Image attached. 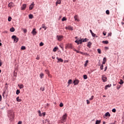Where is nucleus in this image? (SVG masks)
Here are the masks:
<instances>
[{"label":"nucleus","instance_id":"f257e3e1","mask_svg":"<svg viewBox=\"0 0 124 124\" xmlns=\"http://www.w3.org/2000/svg\"><path fill=\"white\" fill-rule=\"evenodd\" d=\"M65 49H74V46H73V45L72 44H67L65 45Z\"/></svg>","mask_w":124,"mask_h":124},{"label":"nucleus","instance_id":"f03ea898","mask_svg":"<svg viewBox=\"0 0 124 124\" xmlns=\"http://www.w3.org/2000/svg\"><path fill=\"white\" fill-rule=\"evenodd\" d=\"M67 118V114L66 113H65L62 117V122H65V120H66V118Z\"/></svg>","mask_w":124,"mask_h":124},{"label":"nucleus","instance_id":"7ed1b4c3","mask_svg":"<svg viewBox=\"0 0 124 124\" xmlns=\"http://www.w3.org/2000/svg\"><path fill=\"white\" fill-rule=\"evenodd\" d=\"M12 38L13 39H14V41H15V42H16V43H17V42L19 41V38H18V37H16V35L12 36Z\"/></svg>","mask_w":124,"mask_h":124},{"label":"nucleus","instance_id":"20e7f679","mask_svg":"<svg viewBox=\"0 0 124 124\" xmlns=\"http://www.w3.org/2000/svg\"><path fill=\"white\" fill-rule=\"evenodd\" d=\"M32 35H36L37 34V31H36V29L34 28L31 32Z\"/></svg>","mask_w":124,"mask_h":124},{"label":"nucleus","instance_id":"39448f33","mask_svg":"<svg viewBox=\"0 0 124 124\" xmlns=\"http://www.w3.org/2000/svg\"><path fill=\"white\" fill-rule=\"evenodd\" d=\"M57 40H59V41H62V38H63V36L62 35H57Z\"/></svg>","mask_w":124,"mask_h":124},{"label":"nucleus","instance_id":"423d86ee","mask_svg":"<svg viewBox=\"0 0 124 124\" xmlns=\"http://www.w3.org/2000/svg\"><path fill=\"white\" fill-rule=\"evenodd\" d=\"M102 79L103 80V82H107V77H106L105 75H104L102 76Z\"/></svg>","mask_w":124,"mask_h":124},{"label":"nucleus","instance_id":"0eeeda50","mask_svg":"<svg viewBox=\"0 0 124 124\" xmlns=\"http://www.w3.org/2000/svg\"><path fill=\"white\" fill-rule=\"evenodd\" d=\"M76 43H77L78 45L79 44H82V40H76L75 41Z\"/></svg>","mask_w":124,"mask_h":124},{"label":"nucleus","instance_id":"6e6552de","mask_svg":"<svg viewBox=\"0 0 124 124\" xmlns=\"http://www.w3.org/2000/svg\"><path fill=\"white\" fill-rule=\"evenodd\" d=\"M56 59L58 61H57V62H63V60H62V59L59 58V57H57Z\"/></svg>","mask_w":124,"mask_h":124},{"label":"nucleus","instance_id":"1a4fd4ad","mask_svg":"<svg viewBox=\"0 0 124 124\" xmlns=\"http://www.w3.org/2000/svg\"><path fill=\"white\" fill-rule=\"evenodd\" d=\"M65 29H68L69 31H73V27L70 26L66 27Z\"/></svg>","mask_w":124,"mask_h":124},{"label":"nucleus","instance_id":"9d476101","mask_svg":"<svg viewBox=\"0 0 124 124\" xmlns=\"http://www.w3.org/2000/svg\"><path fill=\"white\" fill-rule=\"evenodd\" d=\"M74 19H75V21H77V22H79V19H78V15H76L74 16Z\"/></svg>","mask_w":124,"mask_h":124},{"label":"nucleus","instance_id":"9b49d317","mask_svg":"<svg viewBox=\"0 0 124 124\" xmlns=\"http://www.w3.org/2000/svg\"><path fill=\"white\" fill-rule=\"evenodd\" d=\"M74 85H78L79 84V80L76 79L74 81Z\"/></svg>","mask_w":124,"mask_h":124},{"label":"nucleus","instance_id":"f8f14e48","mask_svg":"<svg viewBox=\"0 0 124 124\" xmlns=\"http://www.w3.org/2000/svg\"><path fill=\"white\" fill-rule=\"evenodd\" d=\"M62 3V0H57L56 4V5L58 4H61Z\"/></svg>","mask_w":124,"mask_h":124},{"label":"nucleus","instance_id":"ddd939ff","mask_svg":"<svg viewBox=\"0 0 124 124\" xmlns=\"http://www.w3.org/2000/svg\"><path fill=\"white\" fill-rule=\"evenodd\" d=\"M26 4H23L21 7V10H25L26 9Z\"/></svg>","mask_w":124,"mask_h":124},{"label":"nucleus","instance_id":"4468645a","mask_svg":"<svg viewBox=\"0 0 124 124\" xmlns=\"http://www.w3.org/2000/svg\"><path fill=\"white\" fill-rule=\"evenodd\" d=\"M107 61V60L106 59V57L104 58L103 62H102V64H105V63Z\"/></svg>","mask_w":124,"mask_h":124},{"label":"nucleus","instance_id":"2eb2a0df","mask_svg":"<svg viewBox=\"0 0 124 124\" xmlns=\"http://www.w3.org/2000/svg\"><path fill=\"white\" fill-rule=\"evenodd\" d=\"M111 116V114H110V113L109 112H107L105 115V117H110Z\"/></svg>","mask_w":124,"mask_h":124},{"label":"nucleus","instance_id":"dca6fc26","mask_svg":"<svg viewBox=\"0 0 124 124\" xmlns=\"http://www.w3.org/2000/svg\"><path fill=\"white\" fill-rule=\"evenodd\" d=\"M111 86H112L111 84H108V85H106L105 86V89L107 90V89H108V88H110L111 87Z\"/></svg>","mask_w":124,"mask_h":124},{"label":"nucleus","instance_id":"f3484780","mask_svg":"<svg viewBox=\"0 0 124 124\" xmlns=\"http://www.w3.org/2000/svg\"><path fill=\"white\" fill-rule=\"evenodd\" d=\"M42 28L44 29L45 31H46V30H47V27L45 26V25L44 24H43L42 25Z\"/></svg>","mask_w":124,"mask_h":124},{"label":"nucleus","instance_id":"a211bd4d","mask_svg":"<svg viewBox=\"0 0 124 124\" xmlns=\"http://www.w3.org/2000/svg\"><path fill=\"white\" fill-rule=\"evenodd\" d=\"M8 6H9V7H10V8H11V7H13V3L11 2V3H9Z\"/></svg>","mask_w":124,"mask_h":124},{"label":"nucleus","instance_id":"6ab92c4d","mask_svg":"<svg viewBox=\"0 0 124 124\" xmlns=\"http://www.w3.org/2000/svg\"><path fill=\"white\" fill-rule=\"evenodd\" d=\"M16 101H17V102H21V101H22V100L20 99V97H17L16 98Z\"/></svg>","mask_w":124,"mask_h":124},{"label":"nucleus","instance_id":"aec40b11","mask_svg":"<svg viewBox=\"0 0 124 124\" xmlns=\"http://www.w3.org/2000/svg\"><path fill=\"white\" fill-rule=\"evenodd\" d=\"M40 77L41 79H42V78H43V77H44V74L41 73V74H40Z\"/></svg>","mask_w":124,"mask_h":124},{"label":"nucleus","instance_id":"412c9836","mask_svg":"<svg viewBox=\"0 0 124 124\" xmlns=\"http://www.w3.org/2000/svg\"><path fill=\"white\" fill-rule=\"evenodd\" d=\"M10 31H11L12 32H13L14 31H15V29H14V28L12 27L10 29Z\"/></svg>","mask_w":124,"mask_h":124},{"label":"nucleus","instance_id":"4be33fe9","mask_svg":"<svg viewBox=\"0 0 124 124\" xmlns=\"http://www.w3.org/2000/svg\"><path fill=\"white\" fill-rule=\"evenodd\" d=\"M102 43L104 44H108L109 43V42L108 41H103Z\"/></svg>","mask_w":124,"mask_h":124},{"label":"nucleus","instance_id":"5701e85b","mask_svg":"<svg viewBox=\"0 0 124 124\" xmlns=\"http://www.w3.org/2000/svg\"><path fill=\"white\" fill-rule=\"evenodd\" d=\"M92 45V43L91 42H89L88 44H87V46L89 47V48H91V46Z\"/></svg>","mask_w":124,"mask_h":124},{"label":"nucleus","instance_id":"b1692460","mask_svg":"<svg viewBox=\"0 0 124 124\" xmlns=\"http://www.w3.org/2000/svg\"><path fill=\"white\" fill-rule=\"evenodd\" d=\"M100 123H101V121L96 120V121L95 122V124H100Z\"/></svg>","mask_w":124,"mask_h":124},{"label":"nucleus","instance_id":"393cba45","mask_svg":"<svg viewBox=\"0 0 124 124\" xmlns=\"http://www.w3.org/2000/svg\"><path fill=\"white\" fill-rule=\"evenodd\" d=\"M18 87H19V89H23V88H24V85H23V84L18 85Z\"/></svg>","mask_w":124,"mask_h":124},{"label":"nucleus","instance_id":"a878e982","mask_svg":"<svg viewBox=\"0 0 124 124\" xmlns=\"http://www.w3.org/2000/svg\"><path fill=\"white\" fill-rule=\"evenodd\" d=\"M57 50H58V47H55L53 48V52H57Z\"/></svg>","mask_w":124,"mask_h":124},{"label":"nucleus","instance_id":"bb28decb","mask_svg":"<svg viewBox=\"0 0 124 124\" xmlns=\"http://www.w3.org/2000/svg\"><path fill=\"white\" fill-rule=\"evenodd\" d=\"M87 39V38L81 39V42H86Z\"/></svg>","mask_w":124,"mask_h":124},{"label":"nucleus","instance_id":"cd10ccee","mask_svg":"<svg viewBox=\"0 0 124 124\" xmlns=\"http://www.w3.org/2000/svg\"><path fill=\"white\" fill-rule=\"evenodd\" d=\"M120 85H123L124 84V80L123 79H120V82H119Z\"/></svg>","mask_w":124,"mask_h":124},{"label":"nucleus","instance_id":"c85d7f7f","mask_svg":"<svg viewBox=\"0 0 124 124\" xmlns=\"http://www.w3.org/2000/svg\"><path fill=\"white\" fill-rule=\"evenodd\" d=\"M83 78L85 80H86V79H88V76H87V75H84Z\"/></svg>","mask_w":124,"mask_h":124},{"label":"nucleus","instance_id":"c756f323","mask_svg":"<svg viewBox=\"0 0 124 124\" xmlns=\"http://www.w3.org/2000/svg\"><path fill=\"white\" fill-rule=\"evenodd\" d=\"M73 51H75V52H77V53H78L79 54H80V51L76 50L75 48H73Z\"/></svg>","mask_w":124,"mask_h":124},{"label":"nucleus","instance_id":"7c9ffc66","mask_svg":"<svg viewBox=\"0 0 124 124\" xmlns=\"http://www.w3.org/2000/svg\"><path fill=\"white\" fill-rule=\"evenodd\" d=\"M106 14H107V15H110V12L108 10H107L106 11Z\"/></svg>","mask_w":124,"mask_h":124},{"label":"nucleus","instance_id":"2f4dec72","mask_svg":"<svg viewBox=\"0 0 124 124\" xmlns=\"http://www.w3.org/2000/svg\"><path fill=\"white\" fill-rule=\"evenodd\" d=\"M11 20H12V18L11 16H9L8 18V20L9 21V22H11Z\"/></svg>","mask_w":124,"mask_h":124},{"label":"nucleus","instance_id":"473e14b6","mask_svg":"<svg viewBox=\"0 0 124 124\" xmlns=\"http://www.w3.org/2000/svg\"><path fill=\"white\" fill-rule=\"evenodd\" d=\"M72 83V80L70 79L68 82V84H69V85H70V84H71Z\"/></svg>","mask_w":124,"mask_h":124},{"label":"nucleus","instance_id":"72a5a7b5","mask_svg":"<svg viewBox=\"0 0 124 124\" xmlns=\"http://www.w3.org/2000/svg\"><path fill=\"white\" fill-rule=\"evenodd\" d=\"M62 22H63L64 21H66V18H65V17H63L62 18Z\"/></svg>","mask_w":124,"mask_h":124},{"label":"nucleus","instance_id":"f704fd0d","mask_svg":"<svg viewBox=\"0 0 124 124\" xmlns=\"http://www.w3.org/2000/svg\"><path fill=\"white\" fill-rule=\"evenodd\" d=\"M45 90V87H41L40 88V91H42V92L44 91Z\"/></svg>","mask_w":124,"mask_h":124},{"label":"nucleus","instance_id":"c9c22d12","mask_svg":"<svg viewBox=\"0 0 124 124\" xmlns=\"http://www.w3.org/2000/svg\"><path fill=\"white\" fill-rule=\"evenodd\" d=\"M21 50H26V46H21Z\"/></svg>","mask_w":124,"mask_h":124},{"label":"nucleus","instance_id":"e433bc0d","mask_svg":"<svg viewBox=\"0 0 124 124\" xmlns=\"http://www.w3.org/2000/svg\"><path fill=\"white\" fill-rule=\"evenodd\" d=\"M103 64H102V65H101L100 67V68L101 69V70H103Z\"/></svg>","mask_w":124,"mask_h":124},{"label":"nucleus","instance_id":"4c0bfd02","mask_svg":"<svg viewBox=\"0 0 124 124\" xmlns=\"http://www.w3.org/2000/svg\"><path fill=\"white\" fill-rule=\"evenodd\" d=\"M89 62V61L87 60L85 62V63L84 64V65H85V66H87V65H88V63Z\"/></svg>","mask_w":124,"mask_h":124},{"label":"nucleus","instance_id":"58836bf2","mask_svg":"<svg viewBox=\"0 0 124 124\" xmlns=\"http://www.w3.org/2000/svg\"><path fill=\"white\" fill-rule=\"evenodd\" d=\"M19 93H20V90H17L16 92V94H19Z\"/></svg>","mask_w":124,"mask_h":124},{"label":"nucleus","instance_id":"ea45409f","mask_svg":"<svg viewBox=\"0 0 124 124\" xmlns=\"http://www.w3.org/2000/svg\"><path fill=\"white\" fill-rule=\"evenodd\" d=\"M97 52L99 54H101V50H100V49H98Z\"/></svg>","mask_w":124,"mask_h":124},{"label":"nucleus","instance_id":"a19ab883","mask_svg":"<svg viewBox=\"0 0 124 124\" xmlns=\"http://www.w3.org/2000/svg\"><path fill=\"white\" fill-rule=\"evenodd\" d=\"M45 123H46V124H48L50 123V122L48 120H46Z\"/></svg>","mask_w":124,"mask_h":124},{"label":"nucleus","instance_id":"79ce46f5","mask_svg":"<svg viewBox=\"0 0 124 124\" xmlns=\"http://www.w3.org/2000/svg\"><path fill=\"white\" fill-rule=\"evenodd\" d=\"M120 88H121V85H118L117 86V90H120Z\"/></svg>","mask_w":124,"mask_h":124},{"label":"nucleus","instance_id":"37998d69","mask_svg":"<svg viewBox=\"0 0 124 124\" xmlns=\"http://www.w3.org/2000/svg\"><path fill=\"white\" fill-rule=\"evenodd\" d=\"M39 45L40 46H43V45H44V43H42V42H41L40 44H39Z\"/></svg>","mask_w":124,"mask_h":124},{"label":"nucleus","instance_id":"c03bdc74","mask_svg":"<svg viewBox=\"0 0 124 124\" xmlns=\"http://www.w3.org/2000/svg\"><path fill=\"white\" fill-rule=\"evenodd\" d=\"M112 111L113 113H116V108H113L112 110Z\"/></svg>","mask_w":124,"mask_h":124},{"label":"nucleus","instance_id":"a18cd8bd","mask_svg":"<svg viewBox=\"0 0 124 124\" xmlns=\"http://www.w3.org/2000/svg\"><path fill=\"white\" fill-rule=\"evenodd\" d=\"M63 106V104L62 103H61L60 104V107H62Z\"/></svg>","mask_w":124,"mask_h":124},{"label":"nucleus","instance_id":"49530a36","mask_svg":"<svg viewBox=\"0 0 124 124\" xmlns=\"http://www.w3.org/2000/svg\"><path fill=\"white\" fill-rule=\"evenodd\" d=\"M34 6V3L33 2H32L31 4V9H32V8H33Z\"/></svg>","mask_w":124,"mask_h":124},{"label":"nucleus","instance_id":"de8ad7c7","mask_svg":"<svg viewBox=\"0 0 124 124\" xmlns=\"http://www.w3.org/2000/svg\"><path fill=\"white\" fill-rule=\"evenodd\" d=\"M87 104H90L91 103V102H90V101H89V100H87Z\"/></svg>","mask_w":124,"mask_h":124},{"label":"nucleus","instance_id":"09e8293b","mask_svg":"<svg viewBox=\"0 0 124 124\" xmlns=\"http://www.w3.org/2000/svg\"><path fill=\"white\" fill-rule=\"evenodd\" d=\"M45 71L46 72V74H48V75H49V71L46 70Z\"/></svg>","mask_w":124,"mask_h":124},{"label":"nucleus","instance_id":"8fccbe9b","mask_svg":"<svg viewBox=\"0 0 124 124\" xmlns=\"http://www.w3.org/2000/svg\"><path fill=\"white\" fill-rule=\"evenodd\" d=\"M93 96H92L91 98L89 99V100H93Z\"/></svg>","mask_w":124,"mask_h":124},{"label":"nucleus","instance_id":"3c124183","mask_svg":"<svg viewBox=\"0 0 124 124\" xmlns=\"http://www.w3.org/2000/svg\"><path fill=\"white\" fill-rule=\"evenodd\" d=\"M92 36H93V37H95L96 35H95V34L93 33L92 34Z\"/></svg>","mask_w":124,"mask_h":124},{"label":"nucleus","instance_id":"603ef678","mask_svg":"<svg viewBox=\"0 0 124 124\" xmlns=\"http://www.w3.org/2000/svg\"><path fill=\"white\" fill-rule=\"evenodd\" d=\"M83 55H84L85 56H90V54L86 53H84Z\"/></svg>","mask_w":124,"mask_h":124},{"label":"nucleus","instance_id":"864d4df0","mask_svg":"<svg viewBox=\"0 0 124 124\" xmlns=\"http://www.w3.org/2000/svg\"><path fill=\"white\" fill-rule=\"evenodd\" d=\"M46 114V112H43L42 113V115L43 116V117H45V115Z\"/></svg>","mask_w":124,"mask_h":124},{"label":"nucleus","instance_id":"5fc2aeb1","mask_svg":"<svg viewBox=\"0 0 124 124\" xmlns=\"http://www.w3.org/2000/svg\"><path fill=\"white\" fill-rule=\"evenodd\" d=\"M112 36V32H110V33H108V36Z\"/></svg>","mask_w":124,"mask_h":124},{"label":"nucleus","instance_id":"6e6d98bb","mask_svg":"<svg viewBox=\"0 0 124 124\" xmlns=\"http://www.w3.org/2000/svg\"><path fill=\"white\" fill-rule=\"evenodd\" d=\"M16 75H17L16 73H14V77H16Z\"/></svg>","mask_w":124,"mask_h":124},{"label":"nucleus","instance_id":"4d7b16f0","mask_svg":"<svg viewBox=\"0 0 124 124\" xmlns=\"http://www.w3.org/2000/svg\"><path fill=\"white\" fill-rule=\"evenodd\" d=\"M60 47L62 49V51H63V46H62L61 45H60Z\"/></svg>","mask_w":124,"mask_h":124},{"label":"nucleus","instance_id":"13d9d810","mask_svg":"<svg viewBox=\"0 0 124 124\" xmlns=\"http://www.w3.org/2000/svg\"><path fill=\"white\" fill-rule=\"evenodd\" d=\"M36 59V60H39L40 59V57L39 56H37Z\"/></svg>","mask_w":124,"mask_h":124},{"label":"nucleus","instance_id":"bf43d9fd","mask_svg":"<svg viewBox=\"0 0 124 124\" xmlns=\"http://www.w3.org/2000/svg\"><path fill=\"white\" fill-rule=\"evenodd\" d=\"M2 97H1V95L0 94V101H1Z\"/></svg>","mask_w":124,"mask_h":124},{"label":"nucleus","instance_id":"052dcab7","mask_svg":"<svg viewBox=\"0 0 124 124\" xmlns=\"http://www.w3.org/2000/svg\"><path fill=\"white\" fill-rule=\"evenodd\" d=\"M79 54H81V55H84V52H82L80 51Z\"/></svg>","mask_w":124,"mask_h":124},{"label":"nucleus","instance_id":"680f3d73","mask_svg":"<svg viewBox=\"0 0 124 124\" xmlns=\"http://www.w3.org/2000/svg\"><path fill=\"white\" fill-rule=\"evenodd\" d=\"M90 31L91 34H92L93 33V31H92V30H90Z\"/></svg>","mask_w":124,"mask_h":124},{"label":"nucleus","instance_id":"e2e57ef3","mask_svg":"<svg viewBox=\"0 0 124 124\" xmlns=\"http://www.w3.org/2000/svg\"><path fill=\"white\" fill-rule=\"evenodd\" d=\"M29 18H30V19H31V14H30L29 15Z\"/></svg>","mask_w":124,"mask_h":124},{"label":"nucleus","instance_id":"0e129e2a","mask_svg":"<svg viewBox=\"0 0 124 124\" xmlns=\"http://www.w3.org/2000/svg\"><path fill=\"white\" fill-rule=\"evenodd\" d=\"M17 124H22V121L18 122Z\"/></svg>","mask_w":124,"mask_h":124},{"label":"nucleus","instance_id":"69168bd1","mask_svg":"<svg viewBox=\"0 0 124 124\" xmlns=\"http://www.w3.org/2000/svg\"><path fill=\"white\" fill-rule=\"evenodd\" d=\"M107 70V66L105 67L104 71H106Z\"/></svg>","mask_w":124,"mask_h":124},{"label":"nucleus","instance_id":"338daca9","mask_svg":"<svg viewBox=\"0 0 124 124\" xmlns=\"http://www.w3.org/2000/svg\"><path fill=\"white\" fill-rule=\"evenodd\" d=\"M24 31L25 33L27 32V30L24 29Z\"/></svg>","mask_w":124,"mask_h":124},{"label":"nucleus","instance_id":"774afa93","mask_svg":"<svg viewBox=\"0 0 124 124\" xmlns=\"http://www.w3.org/2000/svg\"><path fill=\"white\" fill-rule=\"evenodd\" d=\"M103 34L104 35H106V32H103Z\"/></svg>","mask_w":124,"mask_h":124}]
</instances>
